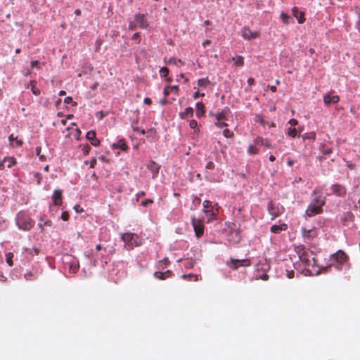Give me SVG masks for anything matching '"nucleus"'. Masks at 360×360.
<instances>
[{
    "label": "nucleus",
    "instance_id": "4c0bfd02",
    "mask_svg": "<svg viewBox=\"0 0 360 360\" xmlns=\"http://www.w3.org/2000/svg\"><path fill=\"white\" fill-rule=\"evenodd\" d=\"M223 135L226 137V138H231L234 136V134L233 131H230L229 129H225L224 131H223Z\"/></svg>",
    "mask_w": 360,
    "mask_h": 360
},
{
    "label": "nucleus",
    "instance_id": "603ef678",
    "mask_svg": "<svg viewBox=\"0 0 360 360\" xmlns=\"http://www.w3.org/2000/svg\"><path fill=\"white\" fill-rule=\"evenodd\" d=\"M152 203H153V200L148 199V200H143L141 202V205H143V206H148V205H150Z\"/></svg>",
    "mask_w": 360,
    "mask_h": 360
},
{
    "label": "nucleus",
    "instance_id": "13d9d810",
    "mask_svg": "<svg viewBox=\"0 0 360 360\" xmlns=\"http://www.w3.org/2000/svg\"><path fill=\"white\" fill-rule=\"evenodd\" d=\"M70 269L73 273H75L78 270L79 266L78 265H71Z\"/></svg>",
    "mask_w": 360,
    "mask_h": 360
},
{
    "label": "nucleus",
    "instance_id": "1a4fd4ad",
    "mask_svg": "<svg viewBox=\"0 0 360 360\" xmlns=\"http://www.w3.org/2000/svg\"><path fill=\"white\" fill-rule=\"evenodd\" d=\"M192 225L197 238H200L204 233V224L200 219L192 218Z\"/></svg>",
    "mask_w": 360,
    "mask_h": 360
},
{
    "label": "nucleus",
    "instance_id": "79ce46f5",
    "mask_svg": "<svg viewBox=\"0 0 360 360\" xmlns=\"http://www.w3.org/2000/svg\"><path fill=\"white\" fill-rule=\"evenodd\" d=\"M304 139H311L313 140H315L316 139V134L315 132H310L305 134V136H304Z\"/></svg>",
    "mask_w": 360,
    "mask_h": 360
},
{
    "label": "nucleus",
    "instance_id": "09e8293b",
    "mask_svg": "<svg viewBox=\"0 0 360 360\" xmlns=\"http://www.w3.org/2000/svg\"><path fill=\"white\" fill-rule=\"evenodd\" d=\"M132 39L136 41V43H139L140 42V35H139V33L137 32V33H135L133 36H132Z\"/></svg>",
    "mask_w": 360,
    "mask_h": 360
},
{
    "label": "nucleus",
    "instance_id": "7ed1b4c3",
    "mask_svg": "<svg viewBox=\"0 0 360 360\" xmlns=\"http://www.w3.org/2000/svg\"><path fill=\"white\" fill-rule=\"evenodd\" d=\"M325 198H316L308 206L306 210V214L308 217H314L322 212V207L325 205Z\"/></svg>",
    "mask_w": 360,
    "mask_h": 360
},
{
    "label": "nucleus",
    "instance_id": "6ab92c4d",
    "mask_svg": "<svg viewBox=\"0 0 360 360\" xmlns=\"http://www.w3.org/2000/svg\"><path fill=\"white\" fill-rule=\"evenodd\" d=\"M292 13H293V15L297 18V20L300 24H302L304 22V20H305L304 13L302 11H300L297 7H294L292 8Z\"/></svg>",
    "mask_w": 360,
    "mask_h": 360
},
{
    "label": "nucleus",
    "instance_id": "0eeeda50",
    "mask_svg": "<svg viewBox=\"0 0 360 360\" xmlns=\"http://www.w3.org/2000/svg\"><path fill=\"white\" fill-rule=\"evenodd\" d=\"M226 265L233 270H237L239 266H250V261L249 259H237L231 258L226 262Z\"/></svg>",
    "mask_w": 360,
    "mask_h": 360
},
{
    "label": "nucleus",
    "instance_id": "aec40b11",
    "mask_svg": "<svg viewBox=\"0 0 360 360\" xmlns=\"http://www.w3.org/2000/svg\"><path fill=\"white\" fill-rule=\"evenodd\" d=\"M288 229L286 224H282L280 225H273L271 227V231L274 233H279L282 231H285Z\"/></svg>",
    "mask_w": 360,
    "mask_h": 360
},
{
    "label": "nucleus",
    "instance_id": "f3484780",
    "mask_svg": "<svg viewBox=\"0 0 360 360\" xmlns=\"http://www.w3.org/2000/svg\"><path fill=\"white\" fill-rule=\"evenodd\" d=\"M96 131L93 130L88 131L86 135V139L91 141V143L94 146H98L100 145V141L96 139Z\"/></svg>",
    "mask_w": 360,
    "mask_h": 360
},
{
    "label": "nucleus",
    "instance_id": "dca6fc26",
    "mask_svg": "<svg viewBox=\"0 0 360 360\" xmlns=\"http://www.w3.org/2000/svg\"><path fill=\"white\" fill-rule=\"evenodd\" d=\"M53 205L60 206L62 205V191L55 190L52 196Z\"/></svg>",
    "mask_w": 360,
    "mask_h": 360
},
{
    "label": "nucleus",
    "instance_id": "6e6552de",
    "mask_svg": "<svg viewBox=\"0 0 360 360\" xmlns=\"http://www.w3.org/2000/svg\"><path fill=\"white\" fill-rule=\"evenodd\" d=\"M301 231L304 240L306 242L311 241L318 235V231L316 228L307 229L305 227H302Z\"/></svg>",
    "mask_w": 360,
    "mask_h": 360
},
{
    "label": "nucleus",
    "instance_id": "ddd939ff",
    "mask_svg": "<svg viewBox=\"0 0 360 360\" xmlns=\"http://www.w3.org/2000/svg\"><path fill=\"white\" fill-rule=\"evenodd\" d=\"M268 212L271 216L272 219L278 217L281 214L279 207L276 206L275 204L272 202H270L268 205Z\"/></svg>",
    "mask_w": 360,
    "mask_h": 360
},
{
    "label": "nucleus",
    "instance_id": "2eb2a0df",
    "mask_svg": "<svg viewBox=\"0 0 360 360\" xmlns=\"http://www.w3.org/2000/svg\"><path fill=\"white\" fill-rule=\"evenodd\" d=\"M347 255L346 254L341 250H339L335 254H333L331 255V260L332 261H336L339 264H342L347 260Z\"/></svg>",
    "mask_w": 360,
    "mask_h": 360
},
{
    "label": "nucleus",
    "instance_id": "bb28decb",
    "mask_svg": "<svg viewBox=\"0 0 360 360\" xmlns=\"http://www.w3.org/2000/svg\"><path fill=\"white\" fill-rule=\"evenodd\" d=\"M232 60L235 61V65L237 67H242L244 65V58L243 56L233 57Z\"/></svg>",
    "mask_w": 360,
    "mask_h": 360
},
{
    "label": "nucleus",
    "instance_id": "f03ea898",
    "mask_svg": "<svg viewBox=\"0 0 360 360\" xmlns=\"http://www.w3.org/2000/svg\"><path fill=\"white\" fill-rule=\"evenodd\" d=\"M16 223L19 229L23 231L30 230L34 225L35 222L31 219L30 215L24 212L18 214Z\"/></svg>",
    "mask_w": 360,
    "mask_h": 360
},
{
    "label": "nucleus",
    "instance_id": "c85d7f7f",
    "mask_svg": "<svg viewBox=\"0 0 360 360\" xmlns=\"http://www.w3.org/2000/svg\"><path fill=\"white\" fill-rule=\"evenodd\" d=\"M172 275V271L167 270L166 271H159V279H165L166 278L170 277Z\"/></svg>",
    "mask_w": 360,
    "mask_h": 360
},
{
    "label": "nucleus",
    "instance_id": "f8f14e48",
    "mask_svg": "<svg viewBox=\"0 0 360 360\" xmlns=\"http://www.w3.org/2000/svg\"><path fill=\"white\" fill-rule=\"evenodd\" d=\"M340 101V97L334 94V91H331L328 94L323 96V102L326 105L335 104Z\"/></svg>",
    "mask_w": 360,
    "mask_h": 360
},
{
    "label": "nucleus",
    "instance_id": "7c9ffc66",
    "mask_svg": "<svg viewBox=\"0 0 360 360\" xmlns=\"http://www.w3.org/2000/svg\"><path fill=\"white\" fill-rule=\"evenodd\" d=\"M287 134L292 138H295L297 135V132L295 127H290L288 129Z\"/></svg>",
    "mask_w": 360,
    "mask_h": 360
},
{
    "label": "nucleus",
    "instance_id": "a18cd8bd",
    "mask_svg": "<svg viewBox=\"0 0 360 360\" xmlns=\"http://www.w3.org/2000/svg\"><path fill=\"white\" fill-rule=\"evenodd\" d=\"M64 102H65V103H68H68H72V105H77V103H76V102H73V101H72V97H70V96H68V97H66V98H65V100H64Z\"/></svg>",
    "mask_w": 360,
    "mask_h": 360
},
{
    "label": "nucleus",
    "instance_id": "bf43d9fd",
    "mask_svg": "<svg viewBox=\"0 0 360 360\" xmlns=\"http://www.w3.org/2000/svg\"><path fill=\"white\" fill-rule=\"evenodd\" d=\"M143 102L146 105H150L152 103V101L150 98H145Z\"/></svg>",
    "mask_w": 360,
    "mask_h": 360
},
{
    "label": "nucleus",
    "instance_id": "de8ad7c7",
    "mask_svg": "<svg viewBox=\"0 0 360 360\" xmlns=\"http://www.w3.org/2000/svg\"><path fill=\"white\" fill-rule=\"evenodd\" d=\"M189 126L191 129H195L198 126V122L195 120H192L190 121Z\"/></svg>",
    "mask_w": 360,
    "mask_h": 360
},
{
    "label": "nucleus",
    "instance_id": "ea45409f",
    "mask_svg": "<svg viewBox=\"0 0 360 360\" xmlns=\"http://www.w3.org/2000/svg\"><path fill=\"white\" fill-rule=\"evenodd\" d=\"M254 143L255 145H263L264 144V139L260 136H257L255 140H254Z\"/></svg>",
    "mask_w": 360,
    "mask_h": 360
},
{
    "label": "nucleus",
    "instance_id": "864d4df0",
    "mask_svg": "<svg viewBox=\"0 0 360 360\" xmlns=\"http://www.w3.org/2000/svg\"><path fill=\"white\" fill-rule=\"evenodd\" d=\"M289 124L291 125L290 127H294L295 126H296L298 124V122L295 119H291L289 121Z\"/></svg>",
    "mask_w": 360,
    "mask_h": 360
},
{
    "label": "nucleus",
    "instance_id": "412c9836",
    "mask_svg": "<svg viewBox=\"0 0 360 360\" xmlns=\"http://www.w3.org/2000/svg\"><path fill=\"white\" fill-rule=\"evenodd\" d=\"M255 121L261 124L262 126L268 125L269 127H274L275 124L274 122H269L264 120V117L260 115H257L255 117Z\"/></svg>",
    "mask_w": 360,
    "mask_h": 360
},
{
    "label": "nucleus",
    "instance_id": "a19ab883",
    "mask_svg": "<svg viewBox=\"0 0 360 360\" xmlns=\"http://www.w3.org/2000/svg\"><path fill=\"white\" fill-rule=\"evenodd\" d=\"M214 167H215V165L213 162L212 161H209L207 164H206V166H205V169H210V170H212L214 169Z\"/></svg>",
    "mask_w": 360,
    "mask_h": 360
},
{
    "label": "nucleus",
    "instance_id": "9b49d317",
    "mask_svg": "<svg viewBox=\"0 0 360 360\" xmlns=\"http://www.w3.org/2000/svg\"><path fill=\"white\" fill-rule=\"evenodd\" d=\"M242 37L247 40L258 38L259 34L257 32L252 31L248 27H243L241 30Z\"/></svg>",
    "mask_w": 360,
    "mask_h": 360
},
{
    "label": "nucleus",
    "instance_id": "58836bf2",
    "mask_svg": "<svg viewBox=\"0 0 360 360\" xmlns=\"http://www.w3.org/2000/svg\"><path fill=\"white\" fill-rule=\"evenodd\" d=\"M24 276L27 281H32V280L36 279V278H37V276L32 272L25 274Z\"/></svg>",
    "mask_w": 360,
    "mask_h": 360
},
{
    "label": "nucleus",
    "instance_id": "338daca9",
    "mask_svg": "<svg viewBox=\"0 0 360 360\" xmlns=\"http://www.w3.org/2000/svg\"><path fill=\"white\" fill-rule=\"evenodd\" d=\"M255 82V79L253 78H249L248 79V83L249 85H252Z\"/></svg>",
    "mask_w": 360,
    "mask_h": 360
},
{
    "label": "nucleus",
    "instance_id": "4be33fe9",
    "mask_svg": "<svg viewBox=\"0 0 360 360\" xmlns=\"http://www.w3.org/2000/svg\"><path fill=\"white\" fill-rule=\"evenodd\" d=\"M205 112V105L202 102H198L196 103V115L198 117H200L203 115Z\"/></svg>",
    "mask_w": 360,
    "mask_h": 360
},
{
    "label": "nucleus",
    "instance_id": "69168bd1",
    "mask_svg": "<svg viewBox=\"0 0 360 360\" xmlns=\"http://www.w3.org/2000/svg\"><path fill=\"white\" fill-rule=\"evenodd\" d=\"M260 278L264 281H266L269 279V275L264 274Z\"/></svg>",
    "mask_w": 360,
    "mask_h": 360
},
{
    "label": "nucleus",
    "instance_id": "c03bdc74",
    "mask_svg": "<svg viewBox=\"0 0 360 360\" xmlns=\"http://www.w3.org/2000/svg\"><path fill=\"white\" fill-rule=\"evenodd\" d=\"M61 219L63 221H68L69 219V213L68 211H64L61 214Z\"/></svg>",
    "mask_w": 360,
    "mask_h": 360
},
{
    "label": "nucleus",
    "instance_id": "680f3d73",
    "mask_svg": "<svg viewBox=\"0 0 360 360\" xmlns=\"http://www.w3.org/2000/svg\"><path fill=\"white\" fill-rule=\"evenodd\" d=\"M7 278L2 273L0 272V281L5 282L6 281Z\"/></svg>",
    "mask_w": 360,
    "mask_h": 360
},
{
    "label": "nucleus",
    "instance_id": "b1692460",
    "mask_svg": "<svg viewBox=\"0 0 360 360\" xmlns=\"http://www.w3.org/2000/svg\"><path fill=\"white\" fill-rule=\"evenodd\" d=\"M320 150L323 155H329L333 152V148L332 147L324 143L321 145Z\"/></svg>",
    "mask_w": 360,
    "mask_h": 360
},
{
    "label": "nucleus",
    "instance_id": "cd10ccee",
    "mask_svg": "<svg viewBox=\"0 0 360 360\" xmlns=\"http://www.w3.org/2000/svg\"><path fill=\"white\" fill-rule=\"evenodd\" d=\"M30 86H31V90L32 91V93L36 95V96H38L40 94V91L39 89L37 87V82L36 81H31L30 82Z\"/></svg>",
    "mask_w": 360,
    "mask_h": 360
},
{
    "label": "nucleus",
    "instance_id": "052dcab7",
    "mask_svg": "<svg viewBox=\"0 0 360 360\" xmlns=\"http://www.w3.org/2000/svg\"><path fill=\"white\" fill-rule=\"evenodd\" d=\"M186 112L187 114H190L191 115H193V108H191V107H190V108H187L186 109Z\"/></svg>",
    "mask_w": 360,
    "mask_h": 360
},
{
    "label": "nucleus",
    "instance_id": "5701e85b",
    "mask_svg": "<svg viewBox=\"0 0 360 360\" xmlns=\"http://www.w3.org/2000/svg\"><path fill=\"white\" fill-rule=\"evenodd\" d=\"M3 161H4V164L5 163L7 164L8 168L12 167L17 163L15 158H14L13 157H6V158H4Z\"/></svg>",
    "mask_w": 360,
    "mask_h": 360
},
{
    "label": "nucleus",
    "instance_id": "6e6d98bb",
    "mask_svg": "<svg viewBox=\"0 0 360 360\" xmlns=\"http://www.w3.org/2000/svg\"><path fill=\"white\" fill-rule=\"evenodd\" d=\"M80 134H81L80 129H76L75 134H74V136L75 137V139H79V137Z\"/></svg>",
    "mask_w": 360,
    "mask_h": 360
},
{
    "label": "nucleus",
    "instance_id": "e2e57ef3",
    "mask_svg": "<svg viewBox=\"0 0 360 360\" xmlns=\"http://www.w3.org/2000/svg\"><path fill=\"white\" fill-rule=\"evenodd\" d=\"M200 96H205V94H200V93L198 91L195 92L193 95V98L195 99H197Z\"/></svg>",
    "mask_w": 360,
    "mask_h": 360
},
{
    "label": "nucleus",
    "instance_id": "c756f323",
    "mask_svg": "<svg viewBox=\"0 0 360 360\" xmlns=\"http://www.w3.org/2000/svg\"><path fill=\"white\" fill-rule=\"evenodd\" d=\"M258 153H259V150L257 149V148L256 147V146L255 144L249 146V147L248 148V153L249 155H256Z\"/></svg>",
    "mask_w": 360,
    "mask_h": 360
},
{
    "label": "nucleus",
    "instance_id": "c9c22d12",
    "mask_svg": "<svg viewBox=\"0 0 360 360\" xmlns=\"http://www.w3.org/2000/svg\"><path fill=\"white\" fill-rule=\"evenodd\" d=\"M169 264V261L167 258H165L162 261H159V269L161 268L163 270V266H167Z\"/></svg>",
    "mask_w": 360,
    "mask_h": 360
},
{
    "label": "nucleus",
    "instance_id": "4468645a",
    "mask_svg": "<svg viewBox=\"0 0 360 360\" xmlns=\"http://www.w3.org/2000/svg\"><path fill=\"white\" fill-rule=\"evenodd\" d=\"M331 193L336 195L337 196H343L346 193L345 188L340 184H333L330 187Z\"/></svg>",
    "mask_w": 360,
    "mask_h": 360
},
{
    "label": "nucleus",
    "instance_id": "37998d69",
    "mask_svg": "<svg viewBox=\"0 0 360 360\" xmlns=\"http://www.w3.org/2000/svg\"><path fill=\"white\" fill-rule=\"evenodd\" d=\"M160 72L161 73L162 77H166L169 73V70L167 68L163 67L160 70Z\"/></svg>",
    "mask_w": 360,
    "mask_h": 360
},
{
    "label": "nucleus",
    "instance_id": "774afa93",
    "mask_svg": "<svg viewBox=\"0 0 360 360\" xmlns=\"http://www.w3.org/2000/svg\"><path fill=\"white\" fill-rule=\"evenodd\" d=\"M52 224V222L51 220H46L45 222H44V226H51Z\"/></svg>",
    "mask_w": 360,
    "mask_h": 360
},
{
    "label": "nucleus",
    "instance_id": "4d7b16f0",
    "mask_svg": "<svg viewBox=\"0 0 360 360\" xmlns=\"http://www.w3.org/2000/svg\"><path fill=\"white\" fill-rule=\"evenodd\" d=\"M96 117L99 119V120H102L104 117V115H103V111H99L96 113Z\"/></svg>",
    "mask_w": 360,
    "mask_h": 360
},
{
    "label": "nucleus",
    "instance_id": "a211bd4d",
    "mask_svg": "<svg viewBox=\"0 0 360 360\" xmlns=\"http://www.w3.org/2000/svg\"><path fill=\"white\" fill-rule=\"evenodd\" d=\"M354 215L350 212H347L342 214L340 218L342 224L345 226H347L350 222L353 221Z\"/></svg>",
    "mask_w": 360,
    "mask_h": 360
},
{
    "label": "nucleus",
    "instance_id": "72a5a7b5",
    "mask_svg": "<svg viewBox=\"0 0 360 360\" xmlns=\"http://www.w3.org/2000/svg\"><path fill=\"white\" fill-rule=\"evenodd\" d=\"M6 260L7 264L10 266H12L13 265V254L12 252H8L6 255Z\"/></svg>",
    "mask_w": 360,
    "mask_h": 360
},
{
    "label": "nucleus",
    "instance_id": "a878e982",
    "mask_svg": "<svg viewBox=\"0 0 360 360\" xmlns=\"http://www.w3.org/2000/svg\"><path fill=\"white\" fill-rule=\"evenodd\" d=\"M179 89L177 86H167L165 88L164 94L167 96L170 94V92H174V94H177Z\"/></svg>",
    "mask_w": 360,
    "mask_h": 360
},
{
    "label": "nucleus",
    "instance_id": "9d476101",
    "mask_svg": "<svg viewBox=\"0 0 360 360\" xmlns=\"http://www.w3.org/2000/svg\"><path fill=\"white\" fill-rule=\"evenodd\" d=\"M202 205L204 212L210 217L211 219H214L218 214V212H215L214 210V207L211 201L205 200Z\"/></svg>",
    "mask_w": 360,
    "mask_h": 360
},
{
    "label": "nucleus",
    "instance_id": "5fc2aeb1",
    "mask_svg": "<svg viewBox=\"0 0 360 360\" xmlns=\"http://www.w3.org/2000/svg\"><path fill=\"white\" fill-rule=\"evenodd\" d=\"M74 209L78 213H80V212H83V209L79 205H76L74 207Z\"/></svg>",
    "mask_w": 360,
    "mask_h": 360
},
{
    "label": "nucleus",
    "instance_id": "49530a36",
    "mask_svg": "<svg viewBox=\"0 0 360 360\" xmlns=\"http://www.w3.org/2000/svg\"><path fill=\"white\" fill-rule=\"evenodd\" d=\"M286 276L288 278H293L295 276V272L293 270H287L286 271Z\"/></svg>",
    "mask_w": 360,
    "mask_h": 360
},
{
    "label": "nucleus",
    "instance_id": "e433bc0d",
    "mask_svg": "<svg viewBox=\"0 0 360 360\" xmlns=\"http://www.w3.org/2000/svg\"><path fill=\"white\" fill-rule=\"evenodd\" d=\"M281 18L282 19L283 22L285 23V24H288L289 23V20L290 19V16L284 13H282L281 14Z\"/></svg>",
    "mask_w": 360,
    "mask_h": 360
},
{
    "label": "nucleus",
    "instance_id": "393cba45",
    "mask_svg": "<svg viewBox=\"0 0 360 360\" xmlns=\"http://www.w3.org/2000/svg\"><path fill=\"white\" fill-rule=\"evenodd\" d=\"M114 146L120 148L122 150H126L127 149L126 142L123 139L119 140L116 144H114Z\"/></svg>",
    "mask_w": 360,
    "mask_h": 360
},
{
    "label": "nucleus",
    "instance_id": "0e129e2a",
    "mask_svg": "<svg viewBox=\"0 0 360 360\" xmlns=\"http://www.w3.org/2000/svg\"><path fill=\"white\" fill-rule=\"evenodd\" d=\"M35 150H36V155L37 156H39V155H41V148L40 146H38L36 148Z\"/></svg>",
    "mask_w": 360,
    "mask_h": 360
},
{
    "label": "nucleus",
    "instance_id": "f704fd0d",
    "mask_svg": "<svg viewBox=\"0 0 360 360\" xmlns=\"http://www.w3.org/2000/svg\"><path fill=\"white\" fill-rule=\"evenodd\" d=\"M8 139L11 142L15 141L18 146H21L23 143L22 141L20 139H18L17 137L14 138L13 134H11L8 137Z\"/></svg>",
    "mask_w": 360,
    "mask_h": 360
},
{
    "label": "nucleus",
    "instance_id": "39448f33",
    "mask_svg": "<svg viewBox=\"0 0 360 360\" xmlns=\"http://www.w3.org/2000/svg\"><path fill=\"white\" fill-rule=\"evenodd\" d=\"M302 252H300V261L304 264L307 266H317V260L315 257L316 255L309 249H302Z\"/></svg>",
    "mask_w": 360,
    "mask_h": 360
},
{
    "label": "nucleus",
    "instance_id": "473e14b6",
    "mask_svg": "<svg viewBox=\"0 0 360 360\" xmlns=\"http://www.w3.org/2000/svg\"><path fill=\"white\" fill-rule=\"evenodd\" d=\"M210 84V80L207 78H202L198 80V85L199 86H207Z\"/></svg>",
    "mask_w": 360,
    "mask_h": 360
},
{
    "label": "nucleus",
    "instance_id": "8fccbe9b",
    "mask_svg": "<svg viewBox=\"0 0 360 360\" xmlns=\"http://www.w3.org/2000/svg\"><path fill=\"white\" fill-rule=\"evenodd\" d=\"M31 66L32 68H37V69H41V67L39 65V61L38 60H33L31 62Z\"/></svg>",
    "mask_w": 360,
    "mask_h": 360
},
{
    "label": "nucleus",
    "instance_id": "20e7f679",
    "mask_svg": "<svg viewBox=\"0 0 360 360\" xmlns=\"http://www.w3.org/2000/svg\"><path fill=\"white\" fill-rule=\"evenodd\" d=\"M229 112V109L228 108H225L219 112L214 113L212 112H210V115L214 118V123L215 126L218 128H223L224 127H227L228 124L226 121L228 120L227 115Z\"/></svg>",
    "mask_w": 360,
    "mask_h": 360
},
{
    "label": "nucleus",
    "instance_id": "3c124183",
    "mask_svg": "<svg viewBox=\"0 0 360 360\" xmlns=\"http://www.w3.org/2000/svg\"><path fill=\"white\" fill-rule=\"evenodd\" d=\"M96 162H97V160L96 158H91V160L89 161L90 167L94 168L95 167V165H96Z\"/></svg>",
    "mask_w": 360,
    "mask_h": 360
},
{
    "label": "nucleus",
    "instance_id": "423d86ee",
    "mask_svg": "<svg viewBox=\"0 0 360 360\" xmlns=\"http://www.w3.org/2000/svg\"><path fill=\"white\" fill-rule=\"evenodd\" d=\"M148 25V23L144 15L137 14L135 15L134 20L129 22V28L131 30H135L137 28H146Z\"/></svg>",
    "mask_w": 360,
    "mask_h": 360
},
{
    "label": "nucleus",
    "instance_id": "2f4dec72",
    "mask_svg": "<svg viewBox=\"0 0 360 360\" xmlns=\"http://www.w3.org/2000/svg\"><path fill=\"white\" fill-rule=\"evenodd\" d=\"M80 148H81L83 155L85 156L87 155L91 150V146L89 144L81 145Z\"/></svg>",
    "mask_w": 360,
    "mask_h": 360
},
{
    "label": "nucleus",
    "instance_id": "f257e3e1",
    "mask_svg": "<svg viewBox=\"0 0 360 360\" xmlns=\"http://www.w3.org/2000/svg\"><path fill=\"white\" fill-rule=\"evenodd\" d=\"M122 240L124 243V248L131 250L134 247L141 245V240L138 235L133 233H125L122 235Z\"/></svg>",
    "mask_w": 360,
    "mask_h": 360
}]
</instances>
